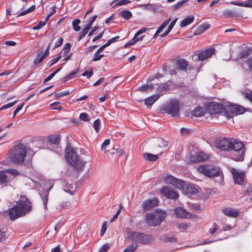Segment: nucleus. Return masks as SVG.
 Listing matches in <instances>:
<instances>
[{
    "mask_svg": "<svg viewBox=\"0 0 252 252\" xmlns=\"http://www.w3.org/2000/svg\"><path fill=\"white\" fill-rule=\"evenodd\" d=\"M215 144L217 148L221 151H231L234 160H243L245 149L242 142L234 139L219 138L216 140Z\"/></svg>",
    "mask_w": 252,
    "mask_h": 252,
    "instance_id": "nucleus-1",
    "label": "nucleus"
},
{
    "mask_svg": "<svg viewBox=\"0 0 252 252\" xmlns=\"http://www.w3.org/2000/svg\"><path fill=\"white\" fill-rule=\"evenodd\" d=\"M32 205L28 198L24 196H21L17 205L11 208L9 212L10 219L15 220L30 212Z\"/></svg>",
    "mask_w": 252,
    "mask_h": 252,
    "instance_id": "nucleus-2",
    "label": "nucleus"
},
{
    "mask_svg": "<svg viewBox=\"0 0 252 252\" xmlns=\"http://www.w3.org/2000/svg\"><path fill=\"white\" fill-rule=\"evenodd\" d=\"M27 155V148L21 143L14 146L11 150L10 158L15 164H21L24 162Z\"/></svg>",
    "mask_w": 252,
    "mask_h": 252,
    "instance_id": "nucleus-3",
    "label": "nucleus"
},
{
    "mask_svg": "<svg viewBox=\"0 0 252 252\" xmlns=\"http://www.w3.org/2000/svg\"><path fill=\"white\" fill-rule=\"evenodd\" d=\"M65 158L70 164L77 170L82 169L85 162L81 160L75 152L71 148L67 147L65 150Z\"/></svg>",
    "mask_w": 252,
    "mask_h": 252,
    "instance_id": "nucleus-4",
    "label": "nucleus"
},
{
    "mask_svg": "<svg viewBox=\"0 0 252 252\" xmlns=\"http://www.w3.org/2000/svg\"><path fill=\"white\" fill-rule=\"evenodd\" d=\"M166 217L165 212L157 210L153 213L147 214L146 221L149 225L156 226L159 225Z\"/></svg>",
    "mask_w": 252,
    "mask_h": 252,
    "instance_id": "nucleus-5",
    "label": "nucleus"
},
{
    "mask_svg": "<svg viewBox=\"0 0 252 252\" xmlns=\"http://www.w3.org/2000/svg\"><path fill=\"white\" fill-rule=\"evenodd\" d=\"M127 238L134 243L143 245H147L154 240V237L152 235L138 232H131L127 236Z\"/></svg>",
    "mask_w": 252,
    "mask_h": 252,
    "instance_id": "nucleus-6",
    "label": "nucleus"
},
{
    "mask_svg": "<svg viewBox=\"0 0 252 252\" xmlns=\"http://www.w3.org/2000/svg\"><path fill=\"white\" fill-rule=\"evenodd\" d=\"M163 110L165 113L171 115L172 117H178L180 112L178 101L176 99L171 100L168 104L164 106Z\"/></svg>",
    "mask_w": 252,
    "mask_h": 252,
    "instance_id": "nucleus-7",
    "label": "nucleus"
},
{
    "mask_svg": "<svg viewBox=\"0 0 252 252\" xmlns=\"http://www.w3.org/2000/svg\"><path fill=\"white\" fill-rule=\"evenodd\" d=\"M199 173L208 177L218 176L219 175V168L212 165H201L198 168Z\"/></svg>",
    "mask_w": 252,
    "mask_h": 252,
    "instance_id": "nucleus-8",
    "label": "nucleus"
},
{
    "mask_svg": "<svg viewBox=\"0 0 252 252\" xmlns=\"http://www.w3.org/2000/svg\"><path fill=\"white\" fill-rule=\"evenodd\" d=\"M226 114L229 117L233 115H238L243 114L245 112V109L241 106L236 104H230L224 108Z\"/></svg>",
    "mask_w": 252,
    "mask_h": 252,
    "instance_id": "nucleus-9",
    "label": "nucleus"
},
{
    "mask_svg": "<svg viewBox=\"0 0 252 252\" xmlns=\"http://www.w3.org/2000/svg\"><path fill=\"white\" fill-rule=\"evenodd\" d=\"M235 52L236 50H234V51L233 50H230V57L233 58V60L238 61L240 59H246L252 53V48L246 47L243 49L237 56H234V53Z\"/></svg>",
    "mask_w": 252,
    "mask_h": 252,
    "instance_id": "nucleus-10",
    "label": "nucleus"
},
{
    "mask_svg": "<svg viewBox=\"0 0 252 252\" xmlns=\"http://www.w3.org/2000/svg\"><path fill=\"white\" fill-rule=\"evenodd\" d=\"M160 192L166 197L170 199H176L179 197V194L176 191L167 187H163Z\"/></svg>",
    "mask_w": 252,
    "mask_h": 252,
    "instance_id": "nucleus-11",
    "label": "nucleus"
},
{
    "mask_svg": "<svg viewBox=\"0 0 252 252\" xmlns=\"http://www.w3.org/2000/svg\"><path fill=\"white\" fill-rule=\"evenodd\" d=\"M209 156L208 154L203 152H199L194 153V155L190 156V160L192 162L203 161L208 159Z\"/></svg>",
    "mask_w": 252,
    "mask_h": 252,
    "instance_id": "nucleus-12",
    "label": "nucleus"
},
{
    "mask_svg": "<svg viewBox=\"0 0 252 252\" xmlns=\"http://www.w3.org/2000/svg\"><path fill=\"white\" fill-rule=\"evenodd\" d=\"M232 174L233 176L235 184L242 185L244 183L245 176L244 172H240L233 169L232 171Z\"/></svg>",
    "mask_w": 252,
    "mask_h": 252,
    "instance_id": "nucleus-13",
    "label": "nucleus"
},
{
    "mask_svg": "<svg viewBox=\"0 0 252 252\" xmlns=\"http://www.w3.org/2000/svg\"><path fill=\"white\" fill-rule=\"evenodd\" d=\"M174 213L178 218L192 219L196 218V215L191 214L189 213L186 212L184 209L181 207L176 208L174 210Z\"/></svg>",
    "mask_w": 252,
    "mask_h": 252,
    "instance_id": "nucleus-14",
    "label": "nucleus"
},
{
    "mask_svg": "<svg viewBox=\"0 0 252 252\" xmlns=\"http://www.w3.org/2000/svg\"><path fill=\"white\" fill-rule=\"evenodd\" d=\"M215 49L214 48L211 47L199 53L198 55V58L200 61H204L208 58H210L214 54Z\"/></svg>",
    "mask_w": 252,
    "mask_h": 252,
    "instance_id": "nucleus-15",
    "label": "nucleus"
},
{
    "mask_svg": "<svg viewBox=\"0 0 252 252\" xmlns=\"http://www.w3.org/2000/svg\"><path fill=\"white\" fill-rule=\"evenodd\" d=\"M222 212L226 216L234 218H237L240 214V212L238 210L230 207L223 208Z\"/></svg>",
    "mask_w": 252,
    "mask_h": 252,
    "instance_id": "nucleus-16",
    "label": "nucleus"
},
{
    "mask_svg": "<svg viewBox=\"0 0 252 252\" xmlns=\"http://www.w3.org/2000/svg\"><path fill=\"white\" fill-rule=\"evenodd\" d=\"M158 201L156 199H148L143 202L142 206L145 211H147L152 207L157 206Z\"/></svg>",
    "mask_w": 252,
    "mask_h": 252,
    "instance_id": "nucleus-17",
    "label": "nucleus"
},
{
    "mask_svg": "<svg viewBox=\"0 0 252 252\" xmlns=\"http://www.w3.org/2000/svg\"><path fill=\"white\" fill-rule=\"evenodd\" d=\"M185 189L186 194H195L198 192V187L193 184H190L186 186V188Z\"/></svg>",
    "mask_w": 252,
    "mask_h": 252,
    "instance_id": "nucleus-18",
    "label": "nucleus"
},
{
    "mask_svg": "<svg viewBox=\"0 0 252 252\" xmlns=\"http://www.w3.org/2000/svg\"><path fill=\"white\" fill-rule=\"evenodd\" d=\"M223 15L225 18H228L239 16L240 15V13L235 10L226 9L223 11Z\"/></svg>",
    "mask_w": 252,
    "mask_h": 252,
    "instance_id": "nucleus-19",
    "label": "nucleus"
},
{
    "mask_svg": "<svg viewBox=\"0 0 252 252\" xmlns=\"http://www.w3.org/2000/svg\"><path fill=\"white\" fill-rule=\"evenodd\" d=\"M159 97L160 95L159 94H156L150 96L145 99V104L147 106H151L159 98Z\"/></svg>",
    "mask_w": 252,
    "mask_h": 252,
    "instance_id": "nucleus-20",
    "label": "nucleus"
},
{
    "mask_svg": "<svg viewBox=\"0 0 252 252\" xmlns=\"http://www.w3.org/2000/svg\"><path fill=\"white\" fill-rule=\"evenodd\" d=\"M10 180V179L6 175L5 170L0 171V185L7 183Z\"/></svg>",
    "mask_w": 252,
    "mask_h": 252,
    "instance_id": "nucleus-21",
    "label": "nucleus"
},
{
    "mask_svg": "<svg viewBox=\"0 0 252 252\" xmlns=\"http://www.w3.org/2000/svg\"><path fill=\"white\" fill-rule=\"evenodd\" d=\"M194 17L193 16H189L184 19L180 23V27L184 28L189 25L193 22Z\"/></svg>",
    "mask_w": 252,
    "mask_h": 252,
    "instance_id": "nucleus-22",
    "label": "nucleus"
},
{
    "mask_svg": "<svg viewBox=\"0 0 252 252\" xmlns=\"http://www.w3.org/2000/svg\"><path fill=\"white\" fill-rule=\"evenodd\" d=\"M143 156L145 159L150 161H155L158 158L157 155H154L148 153H144Z\"/></svg>",
    "mask_w": 252,
    "mask_h": 252,
    "instance_id": "nucleus-23",
    "label": "nucleus"
},
{
    "mask_svg": "<svg viewBox=\"0 0 252 252\" xmlns=\"http://www.w3.org/2000/svg\"><path fill=\"white\" fill-rule=\"evenodd\" d=\"M171 19L168 18L167 20L163 22L157 30L155 34L153 36V38H155L158 34L160 33L162 30L168 25Z\"/></svg>",
    "mask_w": 252,
    "mask_h": 252,
    "instance_id": "nucleus-24",
    "label": "nucleus"
},
{
    "mask_svg": "<svg viewBox=\"0 0 252 252\" xmlns=\"http://www.w3.org/2000/svg\"><path fill=\"white\" fill-rule=\"evenodd\" d=\"M188 63L187 62L183 59L179 60L177 63V69L184 70L187 68Z\"/></svg>",
    "mask_w": 252,
    "mask_h": 252,
    "instance_id": "nucleus-25",
    "label": "nucleus"
},
{
    "mask_svg": "<svg viewBox=\"0 0 252 252\" xmlns=\"http://www.w3.org/2000/svg\"><path fill=\"white\" fill-rule=\"evenodd\" d=\"M173 186L180 189L184 190L186 188L187 185L184 181L176 179Z\"/></svg>",
    "mask_w": 252,
    "mask_h": 252,
    "instance_id": "nucleus-26",
    "label": "nucleus"
},
{
    "mask_svg": "<svg viewBox=\"0 0 252 252\" xmlns=\"http://www.w3.org/2000/svg\"><path fill=\"white\" fill-rule=\"evenodd\" d=\"M60 139V136L57 134L52 135L48 138V141L51 144H58Z\"/></svg>",
    "mask_w": 252,
    "mask_h": 252,
    "instance_id": "nucleus-27",
    "label": "nucleus"
},
{
    "mask_svg": "<svg viewBox=\"0 0 252 252\" xmlns=\"http://www.w3.org/2000/svg\"><path fill=\"white\" fill-rule=\"evenodd\" d=\"M46 58V57L43 54L42 51L39 52L37 54L36 57L35 58V59L34 60V63L35 64H37L38 63H40Z\"/></svg>",
    "mask_w": 252,
    "mask_h": 252,
    "instance_id": "nucleus-28",
    "label": "nucleus"
},
{
    "mask_svg": "<svg viewBox=\"0 0 252 252\" xmlns=\"http://www.w3.org/2000/svg\"><path fill=\"white\" fill-rule=\"evenodd\" d=\"M210 26L209 24H204L200 25L199 27L197 28L195 32V34H199L203 32L206 30L210 28Z\"/></svg>",
    "mask_w": 252,
    "mask_h": 252,
    "instance_id": "nucleus-29",
    "label": "nucleus"
},
{
    "mask_svg": "<svg viewBox=\"0 0 252 252\" xmlns=\"http://www.w3.org/2000/svg\"><path fill=\"white\" fill-rule=\"evenodd\" d=\"M138 6L140 7H143L146 10L153 11L154 12H155L156 10V5L154 4H140Z\"/></svg>",
    "mask_w": 252,
    "mask_h": 252,
    "instance_id": "nucleus-30",
    "label": "nucleus"
},
{
    "mask_svg": "<svg viewBox=\"0 0 252 252\" xmlns=\"http://www.w3.org/2000/svg\"><path fill=\"white\" fill-rule=\"evenodd\" d=\"M191 115L195 117H201L203 115V109L200 107H196L192 112Z\"/></svg>",
    "mask_w": 252,
    "mask_h": 252,
    "instance_id": "nucleus-31",
    "label": "nucleus"
},
{
    "mask_svg": "<svg viewBox=\"0 0 252 252\" xmlns=\"http://www.w3.org/2000/svg\"><path fill=\"white\" fill-rule=\"evenodd\" d=\"M144 35L141 36L140 37L135 36V34L132 39L129 40L126 45L125 47L127 46H131L134 45L137 41H141L142 40Z\"/></svg>",
    "mask_w": 252,
    "mask_h": 252,
    "instance_id": "nucleus-32",
    "label": "nucleus"
},
{
    "mask_svg": "<svg viewBox=\"0 0 252 252\" xmlns=\"http://www.w3.org/2000/svg\"><path fill=\"white\" fill-rule=\"evenodd\" d=\"M120 15L124 19L128 20L132 17V13L130 11L125 10L121 12Z\"/></svg>",
    "mask_w": 252,
    "mask_h": 252,
    "instance_id": "nucleus-33",
    "label": "nucleus"
},
{
    "mask_svg": "<svg viewBox=\"0 0 252 252\" xmlns=\"http://www.w3.org/2000/svg\"><path fill=\"white\" fill-rule=\"evenodd\" d=\"M176 179L177 178H174L172 176L168 175V176H167L164 178V181L166 184H171L173 186Z\"/></svg>",
    "mask_w": 252,
    "mask_h": 252,
    "instance_id": "nucleus-34",
    "label": "nucleus"
},
{
    "mask_svg": "<svg viewBox=\"0 0 252 252\" xmlns=\"http://www.w3.org/2000/svg\"><path fill=\"white\" fill-rule=\"evenodd\" d=\"M210 107H212V108L214 109V112L215 113H219L221 112V110L223 109L222 105L218 103L213 104L210 105Z\"/></svg>",
    "mask_w": 252,
    "mask_h": 252,
    "instance_id": "nucleus-35",
    "label": "nucleus"
},
{
    "mask_svg": "<svg viewBox=\"0 0 252 252\" xmlns=\"http://www.w3.org/2000/svg\"><path fill=\"white\" fill-rule=\"evenodd\" d=\"M80 23V20L78 19H76L72 22V27L73 30L76 32H78L80 30L81 28L79 26Z\"/></svg>",
    "mask_w": 252,
    "mask_h": 252,
    "instance_id": "nucleus-36",
    "label": "nucleus"
},
{
    "mask_svg": "<svg viewBox=\"0 0 252 252\" xmlns=\"http://www.w3.org/2000/svg\"><path fill=\"white\" fill-rule=\"evenodd\" d=\"M90 29V28L87 27V26L85 27V28L82 29V31L79 33V37L78 41L81 40L87 34Z\"/></svg>",
    "mask_w": 252,
    "mask_h": 252,
    "instance_id": "nucleus-37",
    "label": "nucleus"
},
{
    "mask_svg": "<svg viewBox=\"0 0 252 252\" xmlns=\"http://www.w3.org/2000/svg\"><path fill=\"white\" fill-rule=\"evenodd\" d=\"M69 52L68 51L62 50L60 55H62V57H64V58L62 61H67L70 59L71 55H68Z\"/></svg>",
    "mask_w": 252,
    "mask_h": 252,
    "instance_id": "nucleus-38",
    "label": "nucleus"
},
{
    "mask_svg": "<svg viewBox=\"0 0 252 252\" xmlns=\"http://www.w3.org/2000/svg\"><path fill=\"white\" fill-rule=\"evenodd\" d=\"M78 70H73L71 72H70L68 75H66L63 79L64 82H66L69 79L73 78L74 77L75 75L77 74Z\"/></svg>",
    "mask_w": 252,
    "mask_h": 252,
    "instance_id": "nucleus-39",
    "label": "nucleus"
},
{
    "mask_svg": "<svg viewBox=\"0 0 252 252\" xmlns=\"http://www.w3.org/2000/svg\"><path fill=\"white\" fill-rule=\"evenodd\" d=\"M157 144L160 148H165L167 146V142L162 138L157 140Z\"/></svg>",
    "mask_w": 252,
    "mask_h": 252,
    "instance_id": "nucleus-40",
    "label": "nucleus"
},
{
    "mask_svg": "<svg viewBox=\"0 0 252 252\" xmlns=\"http://www.w3.org/2000/svg\"><path fill=\"white\" fill-rule=\"evenodd\" d=\"M100 53L98 52L97 51H96L94 55L93 58L92 59V61L93 62H97L98 61H100L102 57L104 56L103 54H100Z\"/></svg>",
    "mask_w": 252,
    "mask_h": 252,
    "instance_id": "nucleus-41",
    "label": "nucleus"
},
{
    "mask_svg": "<svg viewBox=\"0 0 252 252\" xmlns=\"http://www.w3.org/2000/svg\"><path fill=\"white\" fill-rule=\"evenodd\" d=\"M5 238V230L3 226L0 224V242Z\"/></svg>",
    "mask_w": 252,
    "mask_h": 252,
    "instance_id": "nucleus-42",
    "label": "nucleus"
},
{
    "mask_svg": "<svg viewBox=\"0 0 252 252\" xmlns=\"http://www.w3.org/2000/svg\"><path fill=\"white\" fill-rule=\"evenodd\" d=\"M137 245L136 244H132L126 247L123 252H133L137 248Z\"/></svg>",
    "mask_w": 252,
    "mask_h": 252,
    "instance_id": "nucleus-43",
    "label": "nucleus"
},
{
    "mask_svg": "<svg viewBox=\"0 0 252 252\" xmlns=\"http://www.w3.org/2000/svg\"><path fill=\"white\" fill-rule=\"evenodd\" d=\"M6 173L11 174L14 176H17L19 175V173L18 170L15 169L10 168L5 170Z\"/></svg>",
    "mask_w": 252,
    "mask_h": 252,
    "instance_id": "nucleus-44",
    "label": "nucleus"
},
{
    "mask_svg": "<svg viewBox=\"0 0 252 252\" xmlns=\"http://www.w3.org/2000/svg\"><path fill=\"white\" fill-rule=\"evenodd\" d=\"M152 90V86L151 85H144L140 87H139L138 90L142 91L143 92H148V91H151Z\"/></svg>",
    "mask_w": 252,
    "mask_h": 252,
    "instance_id": "nucleus-45",
    "label": "nucleus"
},
{
    "mask_svg": "<svg viewBox=\"0 0 252 252\" xmlns=\"http://www.w3.org/2000/svg\"><path fill=\"white\" fill-rule=\"evenodd\" d=\"M189 1V0H182V1L178 2L177 3H176L175 5L173 6V9H177L179 8L183 4L187 3Z\"/></svg>",
    "mask_w": 252,
    "mask_h": 252,
    "instance_id": "nucleus-46",
    "label": "nucleus"
},
{
    "mask_svg": "<svg viewBox=\"0 0 252 252\" xmlns=\"http://www.w3.org/2000/svg\"><path fill=\"white\" fill-rule=\"evenodd\" d=\"M79 119L85 122H88L90 120V119L88 118V114L85 113H81L79 116Z\"/></svg>",
    "mask_w": 252,
    "mask_h": 252,
    "instance_id": "nucleus-47",
    "label": "nucleus"
},
{
    "mask_svg": "<svg viewBox=\"0 0 252 252\" xmlns=\"http://www.w3.org/2000/svg\"><path fill=\"white\" fill-rule=\"evenodd\" d=\"M100 122V120L99 119H97L94 123V127L97 132L99 131Z\"/></svg>",
    "mask_w": 252,
    "mask_h": 252,
    "instance_id": "nucleus-48",
    "label": "nucleus"
},
{
    "mask_svg": "<svg viewBox=\"0 0 252 252\" xmlns=\"http://www.w3.org/2000/svg\"><path fill=\"white\" fill-rule=\"evenodd\" d=\"M63 38L62 37H59L56 41L53 49H55L56 48L61 46L62 44H63Z\"/></svg>",
    "mask_w": 252,
    "mask_h": 252,
    "instance_id": "nucleus-49",
    "label": "nucleus"
},
{
    "mask_svg": "<svg viewBox=\"0 0 252 252\" xmlns=\"http://www.w3.org/2000/svg\"><path fill=\"white\" fill-rule=\"evenodd\" d=\"M110 141L109 139H105L103 143L101 145V150L102 151H104V152L106 151V148L107 146H108L110 144Z\"/></svg>",
    "mask_w": 252,
    "mask_h": 252,
    "instance_id": "nucleus-50",
    "label": "nucleus"
},
{
    "mask_svg": "<svg viewBox=\"0 0 252 252\" xmlns=\"http://www.w3.org/2000/svg\"><path fill=\"white\" fill-rule=\"evenodd\" d=\"M68 94H69V92H60L59 93H57L55 94V97L56 98H59L62 97H63L64 96L67 95Z\"/></svg>",
    "mask_w": 252,
    "mask_h": 252,
    "instance_id": "nucleus-51",
    "label": "nucleus"
},
{
    "mask_svg": "<svg viewBox=\"0 0 252 252\" xmlns=\"http://www.w3.org/2000/svg\"><path fill=\"white\" fill-rule=\"evenodd\" d=\"M132 1H133V0H122L121 1H118L117 3H116L115 5L118 6V5H122L130 3Z\"/></svg>",
    "mask_w": 252,
    "mask_h": 252,
    "instance_id": "nucleus-52",
    "label": "nucleus"
},
{
    "mask_svg": "<svg viewBox=\"0 0 252 252\" xmlns=\"http://www.w3.org/2000/svg\"><path fill=\"white\" fill-rule=\"evenodd\" d=\"M93 75V71L91 69L90 70H86L84 72L82 75L83 76H87V78H90Z\"/></svg>",
    "mask_w": 252,
    "mask_h": 252,
    "instance_id": "nucleus-53",
    "label": "nucleus"
},
{
    "mask_svg": "<svg viewBox=\"0 0 252 252\" xmlns=\"http://www.w3.org/2000/svg\"><path fill=\"white\" fill-rule=\"evenodd\" d=\"M246 65L251 71H252V57L249 58L246 62Z\"/></svg>",
    "mask_w": 252,
    "mask_h": 252,
    "instance_id": "nucleus-54",
    "label": "nucleus"
},
{
    "mask_svg": "<svg viewBox=\"0 0 252 252\" xmlns=\"http://www.w3.org/2000/svg\"><path fill=\"white\" fill-rule=\"evenodd\" d=\"M16 103H17V101H14L13 102L9 103L8 104H6V105H4L2 106L0 108V110H2V109H5L10 108V107H12L13 106H14Z\"/></svg>",
    "mask_w": 252,
    "mask_h": 252,
    "instance_id": "nucleus-55",
    "label": "nucleus"
},
{
    "mask_svg": "<svg viewBox=\"0 0 252 252\" xmlns=\"http://www.w3.org/2000/svg\"><path fill=\"white\" fill-rule=\"evenodd\" d=\"M109 248L110 246L109 244H104L101 247L99 251V252H107V251L109 249Z\"/></svg>",
    "mask_w": 252,
    "mask_h": 252,
    "instance_id": "nucleus-56",
    "label": "nucleus"
},
{
    "mask_svg": "<svg viewBox=\"0 0 252 252\" xmlns=\"http://www.w3.org/2000/svg\"><path fill=\"white\" fill-rule=\"evenodd\" d=\"M97 17V15H94L92 17V19L90 20V21L89 22V23H88V24L86 26L91 29L92 24L95 21Z\"/></svg>",
    "mask_w": 252,
    "mask_h": 252,
    "instance_id": "nucleus-57",
    "label": "nucleus"
},
{
    "mask_svg": "<svg viewBox=\"0 0 252 252\" xmlns=\"http://www.w3.org/2000/svg\"><path fill=\"white\" fill-rule=\"evenodd\" d=\"M218 228V226L216 223H213L212 224V228L210 229L209 230L210 233L211 234H214Z\"/></svg>",
    "mask_w": 252,
    "mask_h": 252,
    "instance_id": "nucleus-58",
    "label": "nucleus"
},
{
    "mask_svg": "<svg viewBox=\"0 0 252 252\" xmlns=\"http://www.w3.org/2000/svg\"><path fill=\"white\" fill-rule=\"evenodd\" d=\"M62 58V55H58L57 57L53 59L51 61V63L50 64V66H51L52 65H53V64H54L55 63H56L57 62H58L61 58Z\"/></svg>",
    "mask_w": 252,
    "mask_h": 252,
    "instance_id": "nucleus-59",
    "label": "nucleus"
},
{
    "mask_svg": "<svg viewBox=\"0 0 252 252\" xmlns=\"http://www.w3.org/2000/svg\"><path fill=\"white\" fill-rule=\"evenodd\" d=\"M24 105V103L20 105L14 111L13 118L15 117V116L22 109L23 106Z\"/></svg>",
    "mask_w": 252,
    "mask_h": 252,
    "instance_id": "nucleus-60",
    "label": "nucleus"
},
{
    "mask_svg": "<svg viewBox=\"0 0 252 252\" xmlns=\"http://www.w3.org/2000/svg\"><path fill=\"white\" fill-rule=\"evenodd\" d=\"M107 229V226L106 223L104 222L103 223L101 226V230H100V235L102 236L105 232H106Z\"/></svg>",
    "mask_w": 252,
    "mask_h": 252,
    "instance_id": "nucleus-61",
    "label": "nucleus"
},
{
    "mask_svg": "<svg viewBox=\"0 0 252 252\" xmlns=\"http://www.w3.org/2000/svg\"><path fill=\"white\" fill-rule=\"evenodd\" d=\"M177 20H178V19L176 18L171 22V23L170 24V25H169V26L167 28L169 30L171 31L172 30L173 28L174 27V25H175V24L177 21Z\"/></svg>",
    "mask_w": 252,
    "mask_h": 252,
    "instance_id": "nucleus-62",
    "label": "nucleus"
},
{
    "mask_svg": "<svg viewBox=\"0 0 252 252\" xmlns=\"http://www.w3.org/2000/svg\"><path fill=\"white\" fill-rule=\"evenodd\" d=\"M42 200L44 207L45 208L47 207V203L48 201V195L47 194H45L42 196Z\"/></svg>",
    "mask_w": 252,
    "mask_h": 252,
    "instance_id": "nucleus-63",
    "label": "nucleus"
},
{
    "mask_svg": "<svg viewBox=\"0 0 252 252\" xmlns=\"http://www.w3.org/2000/svg\"><path fill=\"white\" fill-rule=\"evenodd\" d=\"M71 204L69 202H63L62 204L61 207L63 209L68 208L70 207Z\"/></svg>",
    "mask_w": 252,
    "mask_h": 252,
    "instance_id": "nucleus-64",
    "label": "nucleus"
}]
</instances>
